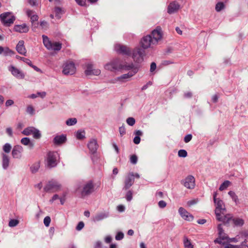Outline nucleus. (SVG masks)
Instances as JSON below:
<instances>
[{
	"label": "nucleus",
	"instance_id": "obj_6",
	"mask_svg": "<svg viewBox=\"0 0 248 248\" xmlns=\"http://www.w3.org/2000/svg\"><path fill=\"white\" fill-rule=\"evenodd\" d=\"M145 51L144 49L137 47L133 51L132 58L134 61L137 63H140L143 61V56L144 55Z\"/></svg>",
	"mask_w": 248,
	"mask_h": 248
},
{
	"label": "nucleus",
	"instance_id": "obj_37",
	"mask_svg": "<svg viewBox=\"0 0 248 248\" xmlns=\"http://www.w3.org/2000/svg\"><path fill=\"white\" fill-rule=\"evenodd\" d=\"M184 244L185 248H194L191 241L187 237L184 238Z\"/></svg>",
	"mask_w": 248,
	"mask_h": 248
},
{
	"label": "nucleus",
	"instance_id": "obj_12",
	"mask_svg": "<svg viewBox=\"0 0 248 248\" xmlns=\"http://www.w3.org/2000/svg\"><path fill=\"white\" fill-rule=\"evenodd\" d=\"M76 71L75 63L72 61H67L63 65L62 73L65 75H73Z\"/></svg>",
	"mask_w": 248,
	"mask_h": 248
},
{
	"label": "nucleus",
	"instance_id": "obj_25",
	"mask_svg": "<svg viewBox=\"0 0 248 248\" xmlns=\"http://www.w3.org/2000/svg\"><path fill=\"white\" fill-rule=\"evenodd\" d=\"M218 235V237L215 240V243L222 245L225 242H227L229 237L224 232H221L219 233Z\"/></svg>",
	"mask_w": 248,
	"mask_h": 248
},
{
	"label": "nucleus",
	"instance_id": "obj_15",
	"mask_svg": "<svg viewBox=\"0 0 248 248\" xmlns=\"http://www.w3.org/2000/svg\"><path fill=\"white\" fill-rule=\"evenodd\" d=\"M114 49L119 54L126 56H130L131 54V50L129 47L120 44H116L114 46Z\"/></svg>",
	"mask_w": 248,
	"mask_h": 248
},
{
	"label": "nucleus",
	"instance_id": "obj_53",
	"mask_svg": "<svg viewBox=\"0 0 248 248\" xmlns=\"http://www.w3.org/2000/svg\"><path fill=\"white\" fill-rule=\"evenodd\" d=\"M126 199L127 201H130L132 199V193L131 191L129 190L126 195Z\"/></svg>",
	"mask_w": 248,
	"mask_h": 248
},
{
	"label": "nucleus",
	"instance_id": "obj_42",
	"mask_svg": "<svg viewBox=\"0 0 248 248\" xmlns=\"http://www.w3.org/2000/svg\"><path fill=\"white\" fill-rule=\"evenodd\" d=\"M16 58L17 59H19V60H20L23 61L24 62L26 63L29 65L31 66V62L29 59H28L27 58H25L24 57H21L18 55L16 56Z\"/></svg>",
	"mask_w": 248,
	"mask_h": 248
},
{
	"label": "nucleus",
	"instance_id": "obj_22",
	"mask_svg": "<svg viewBox=\"0 0 248 248\" xmlns=\"http://www.w3.org/2000/svg\"><path fill=\"white\" fill-rule=\"evenodd\" d=\"M23 148L20 145L15 146L12 152V155L14 158H19L21 156Z\"/></svg>",
	"mask_w": 248,
	"mask_h": 248
},
{
	"label": "nucleus",
	"instance_id": "obj_2",
	"mask_svg": "<svg viewBox=\"0 0 248 248\" xmlns=\"http://www.w3.org/2000/svg\"><path fill=\"white\" fill-rule=\"evenodd\" d=\"M126 66H129L130 67L125 69H123L122 71H128L127 73L123 74L113 80L112 83H116L119 82L124 83L130 81L131 78L135 75L139 71V67L133 63H128Z\"/></svg>",
	"mask_w": 248,
	"mask_h": 248
},
{
	"label": "nucleus",
	"instance_id": "obj_51",
	"mask_svg": "<svg viewBox=\"0 0 248 248\" xmlns=\"http://www.w3.org/2000/svg\"><path fill=\"white\" fill-rule=\"evenodd\" d=\"M130 160L132 164H136L137 163L138 157L135 155H133L130 156Z\"/></svg>",
	"mask_w": 248,
	"mask_h": 248
},
{
	"label": "nucleus",
	"instance_id": "obj_8",
	"mask_svg": "<svg viewBox=\"0 0 248 248\" xmlns=\"http://www.w3.org/2000/svg\"><path fill=\"white\" fill-rule=\"evenodd\" d=\"M62 185L57 181L51 180L48 182L44 187V190L48 192H56L60 190Z\"/></svg>",
	"mask_w": 248,
	"mask_h": 248
},
{
	"label": "nucleus",
	"instance_id": "obj_19",
	"mask_svg": "<svg viewBox=\"0 0 248 248\" xmlns=\"http://www.w3.org/2000/svg\"><path fill=\"white\" fill-rule=\"evenodd\" d=\"M178 213L181 217L185 220L192 221L194 219V217L190 213L188 212L183 207H180L178 209Z\"/></svg>",
	"mask_w": 248,
	"mask_h": 248
},
{
	"label": "nucleus",
	"instance_id": "obj_10",
	"mask_svg": "<svg viewBox=\"0 0 248 248\" xmlns=\"http://www.w3.org/2000/svg\"><path fill=\"white\" fill-rule=\"evenodd\" d=\"M154 43L157 45L163 38V33L160 27H157L154 30L151 34Z\"/></svg>",
	"mask_w": 248,
	"mask_h": 248
},
{
	"label": "nucleus",
	"instance_id": "obj_59",
	"mask_svg": "<svg viewBox=\"0 0 248 248\" xmlns=\"http://www.w3.org/2000/svg\"><path fill=\"white\" fill-rule=\"evenodd\" d=\"M158 206L161 208H163L166 206V203L164 201H160L158 202Z\"/></svg>",
	"mask_w": 248,
	"mask_h": 248
},
{
	"label": "nucleus",
	"instance_id": "obj_11",
	"mask_svg": "<svg viewBox=\"0 0 248 248\" xmlns=\"http://www.w3.org/2000/svg\"><path fill=\"white\" fill-rule=\"evenodd\" d=\"M153 42V39L151 35H147L144 36L140 42V46L144 49L148 48H152L156 46Z\"/></svg>",
	"mask_w": 248,
	"mask_h": 248
},
{
	"label": "nucleus",
	"instance_id": "obj_41",
	"mask_svg": "<svg viewBox=\"0 0 248 248\" xmlns=\"http://www.w3.org/2000/svg\"><path fill=\"white\" fill-rule=\"evenodd\" d=\"M19 220L17 219H11L8 223V225L10 227H14L17 226L19 224Z\"/></svg>",
	"mask_w": 248,
	"mask_h": 248
},
{
	"label": "nucleus",
	"instance_id": "obj_4",
	"mask_svg": "<svg viewBox=\"0 0 248 248\" xmlns=\"http://www.w3.org/2000/svg\"><path fill=\"white\" fill-rule=\"evenodd\" d=\"M43 43L45 46L49 50L59 51L62 48V44L60 42L52 41L45 35H42Z\"/></svg>",
	"mask_w": 248,
	"mask_h": 248
},
{
	"label": "nucleus",
	"instance_id": "obj_39",
	"mask_svg": "<svg viewBox=\"0 0 248 248\" xmlns=\"http://www.w3.org/2000/svg\"><path fill=\"white\" fill-rule=\"evenodd\" d=\"M77 123V119L75 118H69L66 121V124L68 126L74 125Z\"/></svg>",
	"mask_w": 248,
	"mask_h": 248
},
{
	"label": "nucleus",
	"instance_id": "obj_20",
	"mask_svg": "<svg viewBox=\"0 0 248 248\" xmlns=\"http://www.w3.org/2000/svg\"><path fill=\"white\" fill-rule=\"evenodd\" d=\"M8 70L11 72L13 76L18 79H23L25 75L23 73L16 67L10 65L8 67Z\"/></svg>",
	"mask_w": 248,
	"mask_h": 248
},
{
	"label": "nucleus",
	"instance_id": "obj_56",
	"mask_svg": "<svg viewBox=\"0 0 248 248\" xmlns=\"http://www.w3.org/2000/svg\"><path fill=\"white\" fill-rule=\"evenodd\" d=\"M192 136L191 134L187 135L184 138V141L186 143H187L190 141L192 139Z\"/></svg>",
	"mask_w": 248,
	"mask_h": 248
},
{
	"label": "nucleus",
	"instance_id": "obj_48",
	"mask_svg": "<svg viewBox=\"0 0 248 248\" xmlns=\"http://www.w3.org/2000/svg\"><path fill=\"white\" fill-rule=\"evenodd\" d=\"M224 248H239L238 246L230 244L229 242H225L224 244H222Z\"/></svg>",
	"mask_w": 248,
	"mask_h": 248
},
{
	"label": "nucleus",
	"instance_id": "obj_35",
	"mask_svg": "<svg viewBox=\"0 0 248 248\" xmlns=\"http://www.w3.org/2000/svg\"><path fill=\"white\" fill-rule=\"evenodd\" d=\"M85 132L84 130H78L76 133V137L78 140H82L85 138Z\"/></svg>",
	"mask_w": 248,
	"mask_h": 248
},
{
	"label": "nucleus",
	"instance_id": "obj_7",
	"mask_svg": "<svg viewBox=\"0 0 248 248\" xmlns=\"http://www.w3.org/2000/svg\"><path fill=\"white\" fill-rule=\"evenodd\" d=\"M139 178L140 175L138 173H134L133 172H130L125 176L124 181V189H127L129 188L134 184V178Z\"/></svg>",
	"mask_w": 248,
	"mask_h": 248
},
{
	"label": "nucleus",
	"instance_id": "obj_18",
	"mask_svg": "<svg viewBox=\"0 0 248 248\" xmlns=\"http://www.w3.org/2000/svg\"><path fill=\"white\" fill-rule=\"evenodd\" d=\"M22 134L24 135H32L33 138L37 139H39L41 137V133L40 131L33 127H29L25 128L22 131Z\"/></svg>",
	"mask_w": 248,
	"mask_h": 248
},
{
	"label": "nucleus",
	"instance_id": "obj_57",
	"mask_svg": "<svg viewBox=\"0 0 248 248\" xmlns=\"http://www.w3.org/2000/svg\"><path fill=\"white\" fill-rule=\"evenodd\" d=\"M59 196L57 194H55L53 195V196L52 197L51 199L49 200V202L51 203H53L54 201H55L57 200H59Z\"/></svg>",
	"mask_w": 248,
	"mask_h": 248
},
{
	"label": "nucleus",
	"instance_id": "obj_9",
	"mask_svg": "<svg viewBox=\"0 0 248 248\" xmlns=\"http://www.w3.org/2000/svg\"><path fill=\"white\" fill-rule=\"evenodd\" d=\"M0 18L2 23L6 26H10L15 20V17L10 12H6L1 14Z\"/></svg>",
	"mask_w": 248,
	"mask_h": 248
},
{
	"label": "nucleus",
	"instance_id": "obj_31",
	"mask_svg": "<svg viewBox=\"0 0 248 248\" xmlns=\"http://www.w3.org/2000/svg\"><path fill=\"white\" fill-rule=\"evenodd\" d=\"M2 167L4 169H7L9 165V158L8 156L4 154H2Z\"/></svg>",
	"mask_w": 248,
	"mask_h": 248
},
{
	"label": "nucleus",
	"instance_id": "obj_26",
	"mask_svg": "<svg viewBox=\"0 0 248 248\" xmlns=\"http://www.w3.org/2000/svg\"><path fill=\"white\" fill-rule=\"evenodd\" d=\"M14 31L20 33H26L29 31V27L26 24L16 25L14 27Z\"/></svg>",
	"mask_w": 248,
	"mask_h": 248
},
{
	"label": "nucleus",
	"instance_id": "obj_62",
	"mask_svg": "<svg viewBox=\"0 0 248 248\" xmlns=\"http://www.w3.org/2000/svg\"><path fill=\"white\" fill-rule=\"evenodd\" d=\"M29 3L31 6H36L37 5V0H29L28 1Z\"/></svg>",
	"mask_w": 248,
	"mask_h": 248
},
{
	"label": "nucleus",
	"instance_id": "obj_44",
	"mask_svg": "<svg viewBox=\"0 0 248 248\" xmlns=\"http://www.w3.org/2000/svg\"><path fill=\"white\" fill-rule=\"evenodd\" d=\"M228 194L232 198V200L235 202L237 203L238 201L237 196L235 194V193L232 191H230L228 192Z\"/></svg>",
	"mask_w": 248,
	"mask_h": 248
},
{
	"label": "nucleus",
	"instance_id": "obj_50",
	"mask_svg": "<svg viewBox=\"0 0 248 248\" xmlns=\"http://www.w3.org/2000/svg\"><path fill=\"white\" fill-rule=\"evenodd\" d=\"M27 113H28L30 114H31V115L34 114V109L33 107L31 105L28 106L27 108Z\"/></svg>",
	"mask_w": 248,
	"mask_h": 248
},
{
	"label": "nucleus",
	"instance_id": "obj_49",
	"mask_svg": "<svg viewBox=\"0 0 248 248\" xmlns=\"http://www.w3.org/2000/svg\"><path fill=\"white\" fill-rule=\"evenodd\" d=\"M51 222V218L47 216L44 219V223L46 227H48Z\"/></svg>",
	"mask_w": 248,
	"mask_h": 248
},
{
	"label": "nucleus",
	"instance_id": "obj_16",
	"mask_svg": "<svg viewBox=\"0 0 248 248\" xmlns=\"http://www.w3.org/2000/svg\"><path fill=\"white\" fill-rule=\"evenodd\" d=\"M181 183L188 189H193L195 186V178L192 175H188L182 181Z\"/></svg>",
	"mask_w": 248,
	"mask_h": 248
},
{
	"label": "nucleus",
	"instance_id": "obj_34",
	"mask_svg": "<svg viewBox=\"0 0 248 248\" xmlns=\"http://www.w3.org/2000/svg\"><path fill=\"white\" fill-rule=\"evenodd\" d=\"M40 167V162H36L33 163L30 169L32 173H35L39 170Z\"/></svg>",
	"mask_w": 248,
	"mask_h": 248
},
{
	"label": "nucleus",
	"instance_id": "obj_36",
	"mask_svg": "<svg viewBox=\"0 0 248 248\" xmlns=\"http://www.w3.org/2000/svg\"><path fill=\"white\" fill-rule=\"evenodd\" d=\"M54 12L55 13V16L58 19H60L61 17V15L63 13V11L60 7H56L54 10Z\"/></svg>",
	"mask_w": 248,
	"mask_h": 248
},
{
	"label": "nucleus",
	"instance_id": "obj_64",
	"mask_svg": "<svg viewBox=\"0 0 248 248\" xmlns=\"http://www.w3.org/2000/svg\"><path fill=\"white\" fill-rule=\"evenodd\" d=\"M38 96H40L41 98H44L46 95V93L45 92L37 93Z\"/></svg>",
	"mask_w": 248,
	"mask_h": 248
},
{
	"label": "nucleus",
	"instance_id": "obj_63",
	"mask_svg": "<svg viewBox=\"0 0 248 248\" xmlns=\"http://www.w3.org/2000/svg\"><path fill=\"white\" fill-rule=\"evenodd\" d=\"M14 104V101L12 100L9 99L6 101L5 105L6 107L12 106Z\"/></svg>",
	"mask_w": 248,
	"mask_h": 248
},
{
	"label": "nucleus",
	"instance_id": "obj_32",
	"mask_svg": "<svg viewBox=\"0 0 248 248\" xmlns=\"http://www.w3.org/2000/svg\"><path fill=\"white\" fill-rule=\"evenodd\" d=\"M231 218L230 219L229 222H227V223H229L230 221H232L233 223V224L236 226H242L244 224V221L242 219L240 218H233L232 219V217L231 215Z\"/></svg>",
	"mask_w": 248,
	"mask_h": 248
},
{
	"label": "nucleus",
	"instance_id": "obj_1",
	"mask_svg": "<svg viewBox=\"0 0 248 248\" xmlns=\"http://www.w3.org/2000/svg\"><path fill=\"white\" fill-rule=\"evenodd\" d=\"M217 193L215 192L213 195L214 202L216 206L215 214L217 220L223 223L229 222L231 219V215L226 214L225 205L223 201L217 198Z\"/></svg>",
	"mask_w": 248,
	"mask_h": 248
},
{
	"label": "nucleus",
	"instance_id": "obj_47",
	"mask_svg": "<svg viewBox=\"0 0 248 248\" xmlns=\"http://www.w3.org/2000/svg\"><path fill=\"white\" fill-rule=\"evenodd\" d=\"M126 123L128 125L133 126L135 124V120L133 117H129L126 119Z\"/></svg>",
	"mask_w": 248,
	"mask_h": 248
},
{
	"label": "nucleus",
	"instance_id": "obj_61",
	"mask_svg": "<svg viewBox=\"0 0 248 248\" xmlns=\"http://www.w3.org/2000/svg\"><path fill=\"white\" fill-rule=\"evenodd\" d=\"M156 64L155 62H152L151 64V66H150V71L151 72H154L155 69H156Z\"/></svg>",
	"mask_w": 248,
	"mask_h": 248
},
{
	"label": "nucleus",
	"instance_id": "obj_13",
	"mask_svg": "<svg viewBox=\"0 0 248 248\" xmlns=\"http://www.w3.org/2000/svg\"><path fill=\"white\" fill-rule=\"evenodd\" d=\"M26 14L27 16L30 18L31 22L32 30L33 31H35L36 29L38 26V23L36 22L38 19V16L34 11L29 9L26 10Z\"/></svg>",
	"mask_w": 248,
	"mask_h": 248
},
{
	"label": "nucleus",
	"instance_id": "obj_27",
	"mask_svg": "<svg viewBox=\"0 0 248 248\" xmlns=\"http://www.w3.org/2000/svg\"><path fill=\"white\" fill-rule=\"evenodd\" d=\"M24 44V42L23 40L19 41L16 46V49L18 53L25 56L26 54V49Z\"/></svg>",
	"mask_w": 248,
	"mask_h": 248
},
{
	"label": "nucleus",
	"instance_id": "obj_54",
	"mask_svg": "<svg viewBox=\"0 0 248 248\" xmlns=\"http://www.w3.org/2000/svg\"><path fill=\"white\" fill-rule=\"evenodd\" d=\"M84 226V223L82 221H80L78 223L77 226L76 227V230L78 231H80L83 228Z\"/></svg>",
	"mask_w": 248,
	"mask_h": 248
},
{
	"label": "nucleus",
	"instance_id": "obj_30",
	"mask_svg": "<svg viewBox=\"0 0 248 248\" xmlns=\"http://www.w3.org/2000/svg\"><path fill=\"white\" fill-rule=\"evenodd\" d=\"M66 140V136L62 135L55 137L54 139V142L56 144H60L65 142Z\"/></svg>",
	"mask_w": 248,
	"mask_h": 248
},
{
	"label": "nucleus",
	"instance_id": "obj_46",
	"mask_svg": "<svg viewBox=\"0 0 248 248\" xmlns=\"http://www.w3.org/2000/svg\"><path fill=\"white\" fill-rule=\"evenodd\" d=\"M11 148L9 143H6L3 147V150L5 153H8L10 152Z\"/></svg>",
	"mask_w": 248,
	"mask_h": 248
},
{
	"label": "nucleus",
	"instance_id": "obj_38",
	"mask_svg": "<svg viewBox=\"0 0 248 248\" xmlns=\"http://www.w3.org/2000/svg\"><path fill=\"white\" fill-rule=\"evenodd\" d=\"M40 27H41V29L44 31H46L48 28L49 24L48 22L45 20L40 21Z\"/></svg>",
	"mask_w": 248,
	"mask_h": 248
},
{
	"label": "nucleus",
	"instance_id": "obj_5",
	"mask_svg": "<svg viewBox=\"0 0 248 248\" xmlns=\"http://www.w3.org/2000/svg\"><path fill=\"white\" fill-rule=\"evenodd\" d=\"M94 186L92 181H90L85 184L82 188L78 187L77 192L81 193L82 197L89 195L93 191Z\"/></svg>",
	"mask_w": 248,
	"mask_h": 248
},
{
	"label": "nucleus",
	"instance_id": "obj_52",
	"mask_svg": "<svg viewBox=\"0 0 248 248\" xmlns=\"http://www.w3.org/2000/svg\"><path fill=\"white\" fill-rule=\"evenodd\" d=\"M124 233L122 232H119L116 234L115 239L117 240H121L124 238Z\"/></svg>",
	"mask_w": 248,
	"mask_h": 248
},
{
	"label": "nucleus",
	"instance_id": "obj_28",
	"mask_svg": "<svg viewBox=\"0 0 248 248\" xmlns=\"http://www.w3.org/2000/svg\"><path fill=\"white\" fill-rule=\"evenodd\" d=\"M14 54L15 52L10 49L9 47L0 46V55H3L4 56H11Z\"/></svg>",
	"mask_w": 248,
	"mask_h": 248
},
{
	"label": "nucleus",
	"instance_id": "obj_23",
	"mask_svg": "<svg viewBox=\"0 0 248 248\" xmlns=\"http://www.w3.org/2000/svg\"><path fill=\"white\" fill-rule=\"evenodd\" d=\"M180 8V4L176 2L172 1L170 3L168 7V12L170 14H173L177 12Z\"/></svg>",
	"mask_w": 248,
	"mask_h": 248
},
{
	"label": "nucleus",
	"instance_id": "obj_40",
	"mask_svg": "<svg viewBox=\"0 0 248 248\" xmlns=\"http://www.w3.org/2000/svg\"><path fill=\"white\" fill-rule=\"evenodd\" d=\"M230 182L229 181H224L220 186L219 190L220 191H223L226 189L230 185Z\"/></svg>",
	"mask_w": 248,
	"mask_h": 248
},
{
	"label": "nucleus",
	"instance_id": "obj_33",
	"mask_svg": "<svg viewBox=\"0 0 248 248\" xmlns=\"http://www.w3.org/2000/svg\"><path fill=\"white\" fill-rule=\"evenodd\" d=\"M21 142L24 145H28L30 148H32L34 145L33 143L31 142L30 140L28 138H24L22 139Z\"/></svg>",
	"mask_w": 248,
	"mask_h": 248
},
{
	"label": "nucleus",
	"instance_id": "obj_60",
	"mask_svg": "<svg viewBox=\"0 0 248 248\" xmlns=\"http://www.w3.org/2000/svg\"><path fill=\"white\" fill-rule=\"evenodd\" d=\"M140 138L139 136H135L133 142L136 144H138L140 143Z\"/></svg>",
	"mask_w": 248,
	"mask_h": 248
},
{
	"label": "nucleus",
	"instance_id": "obj_24",
	"mask_svg": "<svg viewBox=\"0 0 248 248\" xmlns=\"http://www.w3.org/2000/svg\"><path fill=\"white\" fill-rule=\"evenodd\" d=\"M98 146L97 140L95 139H91L88 144V147L92 154L96 152Z\"/></svg>",
	"mask_w": 248,
	"mask_h": 248
},
{
	"label": "nucleus",
	"instance_id": "obj_45",
	"mask_svg": "<svg viewBox=\"0 0 248 248\" xmlns=\"http://www.w3.org/2000/svg\"><path fill=\"white\" fill-rule=\"evenodd\" d=\"M178 156L181 157H185L187 155V152L185 150H180L178 153Z\"/></svg>",
	"mask_w": 248,
	"mask_h": 248
},
{
	"label": "nucleus",
	"instance_id": "obj_55",
	"mask_svg": "<svg viewBox=\"0 0 248 248\" xmlns=\"http://www.w3.org/2000/svg\"><path fill=\"white\" fill-rule=\"evenodd\" d=\"M75 1L80 6H84L86 5L85 0H75Z\"/></svg>",
	"mask_w": 248,
	"mask_h": 248
},
{
	"label": "nucleus",
	"instance_id": "obj_43",
	"mask_svg": "<svg viewBox=\"0 0 248 248\" xmlns=\"http://www.w3.org/2000/svg\"><path fill=\"white\" fill-rule=\"evenodd\" d=\"M225 7V5L223 2H219L216 5V10L217 12H220Z\"/></svg>",
	"mask_w": 248,
	"mask_h": 248
},
{
	"label": "nucleus",
	"instance_id": "obj_29",
	"mask_svg": "<svg viewBox=\"0 0 248 248\" xmlns=\"http://www.w3.org/2000/svg\"><path fill=\"white\" fill-rule=\"evenodd\" d=\"M108 217V215L107 213H100L96 214L93 217V220L94 222L99 221L100 220L104 219V218H106Z\"/></svg>",
	"mask_w": 248,
	"mask_h": 248
},
{
	"label": "nucleus",
	"instance_id": "obj_14",
	"mask_svg": "<svg viewBox=\"0 0 248 248\" xmlns=\"http://www.w3.org/2000/svg\"><path fill=\"white\" fill-rule=\"evenodd\" d=\"M58 153L57 152H49L46 158V163L47 167L52 168L57 165Z\"/></svg>",
	"mask_w": 248,
	"mask_h": 248
},
{
	"label": "nucleus",
	"instance_id": "obj_17",
	"mask_svg": "<svg viewBox=\"0 0 248 248\" xmlns=\"http://www.w3.org/2000/svg\"><path fill=\"white\" fill-rule=\"evenodd\" d=\"M248 236V231H245L243 232H242L240 233L239 235H238L236 237L234 238H229L228 237L227 242L231 243V242H237L239 241V240L241 237L242 239H244V241L242 242L241 245L242 246H245V244L246 243V238Z\"/></svg>",
	"mask_w": 248,
	"mask_h": 248
},
{
	"label": "nucleus",
	"instance_id": "obj_3",
	"mask_svg": "<svg viewBox=\"0 0 248 248\" xmlns=\"http://www.w3.org/2000/svg\"><path fill=\"white\" fill-rule=\"evenodd\" d=\"M128 63H122L118 58H115L106 63L104 68L106 70L111 72L122 71L123 69L128 68L129 66H126Z\"/></svg>",
	"mask_w": 248,
	"mask_h": 248
},
{
	"label": "nucleus",
	"instance_id": "obj_21",
	"mask_svg": "<svg viewBox=\"0 0 248 248\" xmlns=\"http://www.w3.org/2000/svg\"><path fill=\"white\" fill-rule=\"evenodd\" d=\"M85 74L87 76H91V75H94V76H98L99 75L101 71L98 69H94L93 68V66L92 64H88L87 65V68L85 71Z\"/></svg>",
	"mask_w": 248,
	"mask_h": 248
},
{
	"label": "nucleus",
	"instance_id": "obj_58",
	"mask_svg": "<svg viewBox=\"0 0 248 248\" xmlns=\"http://www.w3.org/2000/svg\"><path fill=\"white\" fill-rule=\"evenodd\" d=\"M119 131L121 136L125 134V129L124 126L120 127Z\"/></svg>",
	"mask_w": 248,
	"mask_h": 248
}]
</instances>
